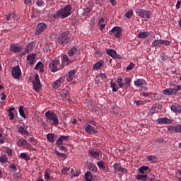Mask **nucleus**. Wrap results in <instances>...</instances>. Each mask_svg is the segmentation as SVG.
<instances>
[{"label": "nucleus", "instance_id": "nucleus-1", "mask_svg": "<svg viewBox=\"0 0 181 181\" xmlns=\"http://www.w3.org/2000/svg\"><path fill=\"white\" fill-rule=\"evenodd\" d=\"M70 15H71V5L68 4L54 13V18H62V19H65V18L70 16Z\"/></svg>", "mask_w": 181, "mask_h": 181}, {"label": "nucleus", "instance_id": "nucleus-2", "mask_svg": "<svg viewBox=\"0 0 181 181\" xmlns=\"http://www.w3.org/2000/svg\"><path fill=\"white\" fill-rule=\"evenodd\" d=\"M71 40V35H70V31H66L61 33L57 37V42L61 46H66Z\"/></svg>", "mask_w": 181, "mask_h": 181}, {"label": "nucleus", "instance_id": "nucleus-3", "mask_svg": "<svg viewBox=\"0 0 181 181\" xmlns=\"http://www.w3.org/2000/svg\"><path fill=\"white\" fill-rule=\"evenodd\" d=\"M45 117L47 119L52 122V125H54V127H57V125H59V118L57 117L56 113L48 110L47 112H45Z\"/></svg>", "mask_w": 181, "mask_h": 181}, {"label": "nucleus", "instance_id": "nucleus-4", "mask_svg": "<svg viewBox=\"0 0 181 181\" xmlns=\"http://www.w3.org/2000/svg\"><path fill=\"white\" fill-rule=\"evenodd\" d=\"M136 13H137L139 18H142L143 19H151L152 16V12L151 11H145L142 8H136Z\"/></svg>", "mask_w": 181, "mask_h": 181}, {"label": "nucleus", "instance_id": "nucleus-5", "mask_svg": "<svg viewBox=\"0 0 181 181\" xmlns=\"http://www.w3.org/2000/svg\"><path fill=\"white\" fill-rule=\"evenodd\" d=\"M110 35H115V37H120L122 34V29L118 26L114 27L110 32Z\"/></svg>", "mask_w": 181, "mask_h": 181}, {"label": "nucleus", "instance_id": "nucleus-6", "mask_svg": "<svg viewBox=\"0 0 181 181\" xmlns=\"http://www.w3.org/2000/svg\"><path fill=\"white\" fill-rule=\"evenodd\" d=\"M59 64H60V62L57 59H54L51 63H49V67L50 71H52V73H56V71L59 70V68L57 67Z\"/></svg>", "mask_w": 181, "mask_h": 181}, {"label": "nucleus", "instance_id": "nucleus-7", "mask_svg": "<svg viewBox=\"0 0 181 181\" xmlns=\"http://www.w3.org/2000/svg\"><path fill=\"white\" fill-rule=\"evenodd\" d=\"M16 19H18V17L13 11H10L7 15H6V22L7 23H12V22L16 21Z\"/></svg>", "mask_w": 181, "mask_h": 181}, {"label": "nucleus", "instance_id": "nucleus-8", "mask_svg": "<svg viewBox=\"0 0 181 181\" xmlns=\"http://www.w3.org/2000/svg\"><path fill=\"white\" fill-rule=\"evenodd\" d=\"M158 45H164V46H170V42L169 40H156L152 42L153 47H156Z\"/></svg>", "mask_w": 181, "mask_h": 181}, {"label": "nucleus", "instance_id": "nucleus-9", "mask_svg": "<svg viewBox=\"0 0 181 181\" xmlns=\"http://www.w3.org/2000/svg\"><path fill=\"white\" fill-rule=\"evenodd\" d=\"M11 73H12V76L15 79H17L18 77H21V74H22L19 66L13 67L11 69Z\"/></svg>", "mask_w": 181, "mask_h": 181}, {"label": "nucleus", "instance_id": "nucleus-10", "mask_svg": "<svg viewBox=\"0 0 181 181\" xmlns=\"http://www.w3.org/2000/svg\"><path fill=\"white\" fill-rule=\"evenodd\" d=\"M33 84L35 91H39V90H40L42 84L40 83V80H39V74H35V81L33 82Z\"/></svg>", "mask_w": 181, "mask_h": 181}, {"label": "nucleus", "instance_id": "nucleus-11", "mask_svg": "<svg viewBox=\"0 0 181 181\" xmlns=\"http://www.w3.org/2000/svg\"><path fill=\"white\" fill-rule=\"evenodd\" d=\"M47 28V25L45 24L44 23H40L37 25V29L35 31V35H40V33H43V30Z\"/></svg>", "mask_w": 181, "mask_h": 181}, {"label": "nucleus", "instance_id": "nucleus-12", "mask_svg": "<svg viewBox=\"0 0 181 181\" xmlns=\"http://www.w3.org/2000/svg\"><path fill=\"white\" fill-rule=\"evenodd\" d=\"M86 132H87V134H88L89 135H91V134H97V129L93 128V126L88 124L86 125V128H85Z\"/></svg>", "mask_w": 181, "mask_h": 181}, {"label": "nucleus", "instance_id": "nucleus-13", "mask_svg": "<svg viewBox=\"0 0 181 181\" xmlns=\"http://www.w3.org/2000/svg\"><path fill=\"white\" fill-rule=\"evenodd\" d=\"M158 124H172V119L164 117V118H158L157 119Z\"/></svg>", "mask_w": 181, "mask_h": 181}, {"label": "nucleus", "instance_id": "nucleus-14", "mask_svg": "<svg viewBox=\"0 0 181 181\" xmlns=\"http://www.w3.org/2000/svg\"><path fill=\"white\" fill-rule=\"evenodd\" d=\"M89 155L94 158L95 159H100V151H95L93 149H90L88 151Z\"/></svg>", "mask_w": 181, "mask_h": 181}, {"label": "nucleus", "instance_id": "nucleus-15", "mask_svg": "<svg viewBox=\"0 0 181 181\" xmlns=\"http://www.w3.org/2000/svg\"><path fill=\"white\" fill-rule=\"evenodd\" d=\"M113 168L115 170H119V172H124V173H127L128 171L127 169L122 168L119 163H115L113 165Z\"/></svg>", "mask_w": 181, "mask_h": 181}, {"label": "nucleus", "instance_id": "nucleus-16", "mask_svg": "<svg viewBox=\"0 0 181 181\" xmlns=\"http://www.w3.org/2000/svg\"><path fill=\"white\" fill-rule=\"evenodd\" d=\"M163 93L165 94V95H175V92L172 87L170 88L165 89L163 91Z\"/></svg>", "mask_w": 181, "mask_h": 181}, {"label": "nucleus", "instance_id": "nucleus-17", "mask_svg": "<svg viewBox=\"0 0 181 181\" xmlns=\"http://www.w3.org/2000/svg\"><path fill=\"white\" fill-rule=\"evenodd\" d=\"M35 59H36V56L35 55V54H30L27 57L28 64L30 65L33 64L35 63Z\"/></svg>", "mask_w": 181, "mask_h": 181}, {"label": "nucleus", "instance_id": "nucleus-18", "mask_svg": "<svg viewBox=\"0 0 181 181\" xmlns=\"http://www.w3.org/2000/svg\"><path fill=\"white\" fill-rule=\"evenodd\" d=\"M13 111H15V107H10L8 110V117H9V119L11 121H12V119H13V118H15V113H13Z\"/></svg>", "mask_w": 181, "mask_h": 181}, {"label": "nucleus", "instance_id": "nucleus-19", "mask_svg": "<svg viewBox=\"0 0 181 181\" xmlns=\"http://www.w3.org/2000/svg\"><path fill=\"white\" fill-rule=\"evenodd\" d=\"M107 54L113 57V59H117V52L114 49H107L106 51Z\"/></svg>", "mask_w": 181, "mask_h": 181}, {"label": "nucleus", "instance_id": "nucleus-20", "mask_svg": "<svg viewBox=\"0 0 181 181\" xmlns=\"http://www.w3.org/2000/svg\"><path fill=\"white\" fill-rule=\"evenodd\" d=\"M148 36H149V33L148 32H141L137 35L139 39H146Z\"/></svg>", "mask_w": 181, "mask_h": 181}, {"label": "nucleus", "instance_id": "nucleus-21", "mask_svg": "<svg viewBox=\"0 0 181 181\" xmlns=\"http://www.w3.org/2000/svg\"><path fill=\"white\" fill-rule=\"evenodd\" d=\"M35 47V42H30L25 47V53H29V52H32L33 50V47Z\"/></svg>", "mask_w": 181, "mask_h": 181}, {"label": "nucleus", "instance_id": "nucleus-22", "mask_svg": "<svg viewBox=\"0 0 181 181\" xmlns=\"http://www.w3.org/2000/svg\"><path fill=\"white\" fill-rule=\"evenodd\" d=\"M76 70H71L68 73L67 76V81L70 82L73 80V76L76 74Z\"/></svg>", "mask_w": 181, "mask_h": 181}, {"label": "nucleus", "instance_id": "nucleus-23", "mask_svg": "<svg viewBox=\"0 0 181 181\" xmlns=\"http://www.w3.org/2000/svg\"><path fill=\"white\" fill-rule=\"evenodd\" d=\"M171 110L173 112H181V106L179 105H173L171 106Z\"/></svg>", "mask_w": 181, "mask_h": 181}, {"label": "nucleus", "instance_id": "nucleus-24", "mask_svg": "<svg viewBox=\"0 0 181 181\" xmlns=\"http://www.w3.org/2000/svg\"><path fill=\"white\" fill-rule=\"evenodd\" d=\"M85 180L86 181H93V175L91 174V172L87 171L85 173Z\"/></svg>", "mask_w": 181, "mask_h": 181}, {"label": "nucleus", "instance_id": "nucleus-25", "mask_svg": "<svg viewBox=\"0 0 181 181\" xmlns=\"http://www.w3.org/2000/svg\"><path fill=\"white\" fill-rule=\"evenodd\" d=\"M145 83H146L145 80H144L142 78L138 79L137 81H134V84L137 87H141V86H144Z\"/></svg>", "mask_w": 181, "mask_h": 181}, {"label": "nucleus", "instance_id": "nucleus-26", "mask_svg": "<svg viewBox=\"0 0 181 181\" xmlns=\"http://www.w3.org/2000/svg\"><path fill=\"white\" fill-rule=\"evenodd\" d=\"M104 64V62L100 60L93 66L94 70H98Z\"/></svg>", "mask_w": 181, "mask_h": 181}, {"label": "nucleus", "instance_id": "nucleus-27", "mask_svg": "<svg viewBox=\"0 0 181 181\" xmlns=\"http://www.w3.org/2000/svg\"><path fill=\"white\" fill-rule=\"evenodd\" d=\"M62 84V78L58 79L57 81H56L55 82H54L52 87L53 88H59V87H60Z\"/></svg>", "mask_w": 181, "mask_h": 181}, {"label": "nucleus", "instance_id": "nucleus-28", "mask_svg": "<svg viewBox=\"0 0 181 181\" xmlns=\"http://www.w3.org/2000/svg\"><path fill=\"white\" fill-rule=\"evenodd\" d=\"M11 52H13L14 53H19V52H21V50H22V48H21V47H18V46H12L11 47Z\"/></svg>", "mask_w": 181, "mask_h": 181}, {"label": "nucleus", "instance_id": "nucleus-29", "mask_svg": "<svg viewBox=\"0 0 181 181\" xmlns=\"http://www.w3.org/2000/svg\"><path fill=\"white\" fill-rule=\"evenodd\" d=\"M149 169V167L143 165L139 168V173H141V175H144L145 173V170H148Z\"/></svg>", "mask_w": 181, "mask_h": 181}, {"label": "nucleus", "instance_id": "nucleus-30", "mask_svg": "<svg viewBox=\"0 0 181 181\" xmlns=\"http://www.w3.org/2000/svg\"><path fill=\"white\" fill-rule=\"evenodd\" d=\"M125 88L127 90L131 87V78H126L125 79Z\"/></svg>", "mask_w": 181, "mask_h": 181}, {"label": "nucleus", "instance_id": "nucleus-31", "mask_svg": "<svg viewBox=\"0 0 181 181\" xmlns=\"http://www.w3.org/2000/svg\"><path fill=\"white\" fill-rule=\"evenodd\" d=\"M171 88L174 90L176 94H177V91L181 90V86L179 85H172Z\"/></svg>", "mask_w": 181, "mask_h": 181}, {"label": "nucleus", "instance_id": "nucleus-32", "mask_svg": "<svg viewBox=\"0 0 181 181\" xmlns=\"http://www.w3.org/2000/svg\"><path fill=\"white\" fill-rule=\"evenodd\" d=\"M18 131L21 134L24 135H29V132L23 127H21L18 128Z\"/></svg>", "mask_w": 181, "mask_h": 181}, {"label": "nucleus", "instance_id": "nucleus-33", "mask_svg": "<svg viewBox=\"0 0 181 181\" xmlns=\"http://www.w3.org/2000/svg\"><path fill=\"white\" fill-rule=\"evenodd\" d=\"M68 95H69V91H67V90L63 89L62 90L60 91V95L63 98H66V97H67Z\"/></svg>", "mask_w": 181, "mask_h": 181}, {"label": "nucleus", "instance_id": "nucleus-34", "mask_svg": "<svg viewBox=\"0 0 181 181\" xmlns=\"http://www.w3.org/2000/svg\"><path fill=\"white\" fill-rule=\"evenodd\" d=\"M77 53V49L76 47L72 48L71 50L69 51L68 54L69 56H74Z\"/></svg>", "mask_w": 181, "mask_h": 181}, {"label": "nucleus", "instance_id": "nucleus-35", "mask_svg": "<svg viewBox=\"0 0 181 181\" xmlns=\"http://www.w3.org/2000/svg\"><path fill=\"white\" fill-rule=\"evenodd\" d=\"M115 86H117V83H115V82H114V81H111L110 82V87H111V88H112V91L114 92V93H117V91L118 90V88H115Z\"/></svg>", "mask_w": 181, "mask_h": 181}, {"label": "nucleus", "instance_id": "nucleus-36", "mask_svg": "<svg viewBox=\"0 0 181 181\" xmlns=\"http://www.w3.org/2000/svg\"><path fill=\"white\" fill-rule=\"evenodd\" d=\"M39 69H40V71H43V70H42V69H43V64H42L41 62H37L35 68V70H39Z\"/></svg>", "mask_w": 181, "mask_h": 181}, {"label": "nucleus", "instance_id": "nucleus-37", "mask_svg": "<svg viewBox=\"0 0 181 181\" xmlns=\"http://www.w3.org/2000/svg\"><path fill=\"white\" fill-rule=\"evenodd\" d=\"M97 165L99 168V169H105V164L104 163V161H99L97 163Z\"/></svg>", "mask_w": 181, "mask_h": 181}, {"label": "nucleus", "instance_id": "nucleus-38", "mask_svg": "<svg viewBox=\"0 0 181 181\" xmlns=\"http://www.w3.org/2000/svg\"><path fill=\"white\" fill-rule=\"evenodd\" d=\"M47 139L49 141V142H53V140L54 139V136L53 134H48L47 135Z\"/></svg>", "mask_w": 181, "mask_h": 181}, {"label": "nucleus", "instance_id": "nucleus-39", "mask_svg": "<svg viewBox=\"0 0 181 181\" xmlns=\"http://www.w3.org/2000/svg\"><path fill=\"white\" fill-rule=\"evenodd\" d=\"M147 177H148V175H141V174H139L136 176L137 180H142V179H146Z\"/></svg>", "mask_w": 181, "mask_h": 181}, {"label": "nucleus", "instance_id": "nucleus-40", "mask_svg": "<svg viewBox=\"0 0 181 181\" xmlns=\"http://www.w3.org/2000/svg\"><path fill=\"white\" fill-rule=\"evenodd\" d=\"M56 155H57V156H59V158H62L63 159H66V158H67V156H66V154L64 153H62L57 151H55Z\"/></svg>", "mask_w": 181, "mask_h": 181}, {"label": "nucleus", "instance_id": "nucleus-41", "mask_svg": "<svg viewBox=\"0 0 181 181\" xmlns=\"http://www.w3.org/2000/svg\"><path fill=\"white\" fill-rule=\"evenodd\" d=\"M21 158L25 159V160H29V156H28V154H26L25 153H21Z\"/></svg>", "mask_w": 181, "mask_h": 181}, {"label": "nucleus", "instance_id": "nucleus-42", "mask_svg": "<svg viewBox=\"0 0 181 181\" xmlns=\"http://www.w3.org/2000/svg\"><path fill=\"white\" fill-rule=\"evenodd\" d=\"M20 115L23 117V118H25V111H23V107L22 106L19 108Z\"/></svg>", "mask_w": 181, "mask_h": 181}, {"label": "nucleus", "instance_id": "nucleus-43", "mask_svg": "<svg viewBox=\"0 0 181 181\" xmlns=\"http://www.w3.org/2000/svg\"><path fill=\"white\" fill-rule=\"evenodd\" d=\"M89 170L92 172H97V167L94 164H90L89 166Z\"/></svg>", "mask_w": 181, "mask_h": 181}, {"label": "nucleus", "instance_id": "nucleus-44", "mask_svg": "<svg viewBox=\"0 0 181 181\" xmlns=\"http://www.w3.org/2000/svg\"><path fill=\"white\" fill-rule=\"evenodd\" d=\"M0 162H1L2 163H6V162H8V159L6 158V156H1Z\"/></svg>", "mask_w": 181, "mask_h": 181}, {"label": "nucleus", "instance_id": "nucleus-45", "mask_svg": "<svg viewBox=\"0 0 181 181\" xmlns=\"http://www.w3.org/2000/svg\"><path fill=\"white\" fill-rule=\"evenodd\" d=\"M134 15V11L132 10H129L128 12L125 13L126 18H131Z\"/></svg>", "mask_w": 181, "mask_h": 181}, {"label": "nucleus", "instance_id": "nucleus-46", "mask_svg": "<svg viewBox=\"0 0 181 181\" xmlns=\"http://www.w3.org/2000/svg\"><path fill=\"white\" fill-rule=\"evenodd\" d=\"M6 142V139L2 136V134L0 133V144H5Z\"/></svg>", "mask_w": 181, "mask_h": 181}, {"label": "nucleus", "instance_id": "nucleus-47", "mask_svg": "<svg viewBox=\"0 0 181 181\" xmlns=\"http://www.w3.org/2000/svg\"><path fill=\"white\" fill-rule=\"evenodd\" d=\"M168 129L170 132H176V127H174V126H170L168 127Z\"/></svg>", "mask_w": 181, "mask_h": 181}, {"label": "nucleus", "instance_id": "nucleus-48", "mask_svg": "<svg viewBox=\"0 0 181 181\" xmlns=\"http://www.w3.org/2000/svg\"><path fill=\"white\" fill-rule=\"evenodd\" d=\"M70 170V168H64L62 170V175H67V172Z\"/></svg>", "mask_w": 181, "mask_h": 181}, {"label": "nucleus", "instance_id": "nucleus-49", "mask_svg": "<svg viewBox=\"0 0 181 181\" xmlns=\"http://www.w3.org/2000/svg\"><path fill=\"white\" fill-rule=\"evenodd\" d=\"M56 144L58 146H60V145H63V140L62 139V137H59L57 142H56Z\"/></svg>", "mask_w": 181, "mask_h": 181}, {"label": "nucleus", "instance_id": "nucleus-50", "mask_svg": "<svg viewBox=\"0 0 181 181\" xmlns=\"http://www.w3.org/2000/svg\"><path fill=\"white\" fill-rule=\"evenodd\" d=\"M146 159L148 160L150 162L156 159V156H148Z\"/></svg>", "mask_w": 181, "mask_h": 181}, {"label": "nucleus", "instance_id": "nucleus-51", "mask_svg": "<svg viewBox=\"0 0 181 181\" xmlns=\"http://www.w3.org/2000/svg\"><path fill=\"white\" fill-rule=\"evenodd\" d=\"M135 67V64L134 63H130L129 65L127 67V70H132Z\"/></svg>", "mask_w": 181, "mask_h": 181}, {"label": "nucleus", "instance_id": "nucleus-52", "mask_svg": "<svg viewBox=\"0 0 181 181\" xmlns=\"http://www.w3.org/2000/svg\"><path fill=\"white\" fill-rule=\"evenodd\" d=\"M36 4L37 6H43L44 1L43 0H37Z\"/></svg>", "mask_w": 181, "mask_h": 181}, {"label": "nucleus", "instance_id": "nucleus-53", "mask_svg": "<svg viewBox=\"0 0 181 181\" xmlns=\"http://www.w3.org/2000/svg\"><path fill=\"white\" fill-rule=\"evenodd\" d=\"M175 132H181V124L175 126Z\"/></svg>", "mask_w": 181, "mask_h": 181}, {"label": "nucleus", "instance_id": "nucleus-54", "mask_svg": "<svg viewBox=\"0 0 181 181\" xmlns=\"http://www.w3.org/2000/svg\"><path fill=\"white\" fill-rule=\"evenodd\" d=\"M91 11V9H90V8H86L84 10V15H88V13H90V11Z\"/></svg>", "mask_w": 181, "mask_h": 181}, {"label": "nucleus", "instance_id": "nucleus-55", "mask_svg": "<svg viewBox=\"0 0 181 181\" xmlns=\"http://www.w3.org/2000/svg\"><path fill=\"white\" fill-rule=\"evenodd\" d=\"M9 168H10L11 169H12V170H15V171L17 170V169H16V165H15V164H11V165H10Z\"/></svg>", "mask_w": 181, "mask_h": 181}, {"label": "nucleus", "instance_id": "nucleus-56", "mask_svg": "<svg viewBox=\"0 0 181 181\" xmlns=\"http://www.w3.org/2000/svg\"><path fill=\"white\" fill-rule=\"evenodd\" d=\"M23 146H29V143L23 139Z\"/></svg>", "mask_w": 181, "mask_h": 181}, {"label": "nucleus", "instance_id": "nucleus-57", "mask_svg": "<svg viewBox=\"0 0 181 181\" xmlns=\"http://www.w3.org/2000/svg\"><path fill=\"white\" fill-rule=\"evenodd\" d=\"M100 78H103V79L107 78V74H105V73H101L100 74Z\"/></svg>", "mask_w": 181, "mask_h": 181}, {"label": "nucleus", "instance_id": "nucleus-58", "mask_svg": "<svg viewBox=\"0 0 181 181\" xmlns=\"http://www.w3.org/2000/svg\"><path fill=\"white\" fill-rule=\"evenodd\" d=\"M180 5H181V1L179 0L177 1V4L175 6L176 9H179V8H180Z\"/></svg>", "mask_w": 181, "mask_h": 181}, {"label": "nucleus", "instance_id": "nucleus-59", "mask_svg": "<svg viewBox=\"0 0 181 181\" xmlns=\"http://www.w3.org/2000/svg\"><path fill=\"white\" fill-rule=\"evenodd\" d=\"M1 100L2 101L6 100V94H5V93H2V96L1 97Z\"/></svg>", "mask_w": 181, "mask_h": 181}, {"label": "nucleus", "instance_id": "nucleus-60", "mask_svg": "<svg viewBox=\"0 0 181 181\" xmlns=\"http://www.w3.org/2000/svg\"><path fill=\"white\" fill-rule=\"evenodd\" d=\"M59 151H64V152H67V148L65 146H60L59 147Z\"/></svg>", "mask_w": 181, "mask_h": 181}, {"label": "nucleus", "instance_id": "nucleus-61", "mask_svg": "<svg viewBox=\"0 0 181 181\" xmlns=\"http://www.w3.org/2000/svg\"><path fill=\"white\" fill-rule=\"evenodd\" d=\"M18 146H23V139L18 140L17 142Z\"/></svg>", "mask_w": 181, "mask_h": 181}, {"label": "nucleus", "instance_id": "nucleus-62", "mask_svg": "<svg viewBox=\"0 0 181 181\" xmlns=\"http://www.w3.org/2000/svg\"><path fill=\"white\" fill-rule=\"evenodd\" d=\"M63 60L64 62H69V57H67V55H63Z\"/></svg>", "mask_w": 181, "mask_h": 181}, {"label": "nucleus", "instance_id": "nucleus-63", "mask_svg": "<svg viewBox=\"0 0 181 181\" xmlns=\"http://www.w3.org/2000/svg\"><path fill=\"white\" fill-rule=\"evenodd\" d=\"M110 2L112 6H115V5H117V1L115 0H110Z\"/></svg>", "mask_w": 181, "mask_h": 181}, {"label": "nucleus", "instance_id": "nucleus-64", "mask_svg": "<svg viewBox=\"0 0 181 181\" xmlns=\"http://www.w3.org/2000/svg\"><path fill=\"white\" fill-rule=\"evenodd\" d=\"M122 77L118 76L117 78V83H122Z\"/></svg>", "mask_w": 181, "mask_h": 181}]
</instances>
